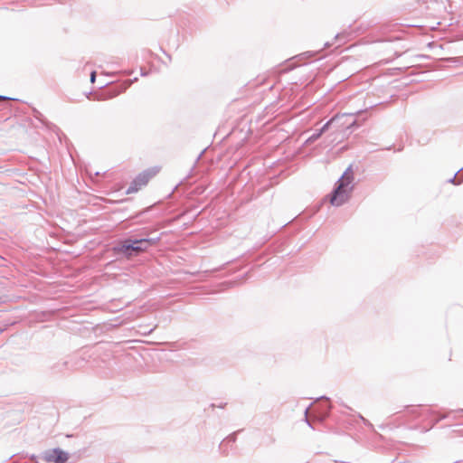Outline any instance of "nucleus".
Returning a JSON list of instances; mask_svg holds the SVG:
<instances>
[{"label": "nucleus", "instance_id": "13", "mask_svg": "<svg viewBox=\"0 0 463 463\" xmlns=\"http://www.w3.org/2000/svg\"><path fill=\"white\" fill-rule=\"evenodd\" d=\"M96 80V71L90 73V81L93 83Z\"/></svg>", "mask_w": 463, "mask_h": 463}, {"label": "nucleus", "instance_id": "5", "mask_svg": "<svg viewBox=\"0 0 463 463\" xmlns=\"http://www.w3.org/2000/svg\"><path fill=\"white\" fill-rule=\"evenodd\" d=\"M353 117H354V114H352V113H350V114H343L341 116L336 115L335 117H333L330 120H328L326 124H324L323 127L319 130L323 134V133H325L329 128V127L333 123L338 122V121H340L341 119H343L345 118H353Z\"/></svg>", "mask_w": 463, "mask_h": 463}, {"label": "nucleus", "instance_id": "4", "mask_svg": "<svg viewBox=\"0 0 463 463\" xmlns=\"http://www.w3.org/2000/svg\"><path fill=\"white\" fill-rule=\"evenodd\" d=\"M43 458L47 463H65L69 459V454L57 448L45 451Z\"/></svg>", "mask_w": 463, "mask_h": 463}, {"label": "nucleus", "instance_id": "15", "mask_svg": "<svg viewBox=\"0 0 463 463\" xmlns=\"http://www.w3.org/2000/svg\"><path fill=\"white\" fill-rule=\"evenodd\" d=\"M0 99H8V98L5 96H0Z\"/></svg>", "mask_w": 463, "mask_h": 463}, {"label": "nucleus", "instance_id": "9", "mask_svg": "<svg viewBox=\"0 0 463 463\" xmlns=\"http://www.w3.org/2000/svg\"><path fill=\"white\" fill-rule=\"evenodd\" d=\"M426 411H428V409H423L420 406L414 407L411 410V413L415 414L416 417L422 416Z\"/></svg>", "mask_w": 463, "mask_h": 463}, {"label": "nucleus", "instance_id": "11", "mask_svg": "<svg viewBox=\"0 0 463 463\" xmlns=\"http://www.w3.org/2000/svg\"><path fill=\"white\" fill-rule=\"evenodd\" d=\"M356 120L353 118L351 121L343 122L339 127H345L347 129L352 128L355 126Z\"/></svg>", "mask_w": 463, "mask_h": 463}, {"label": "nucleus", "instance_id": "3", "mask_svg": "<svg viewBox=\"0 0 463 463\" xmlns=\"http://www.w3.org/2000/svg\"><path fill=\"white\" fill-rule=\"evenodd\" d=\"M152 242L151 239H140V240H126L122 244V250L129 254V251H143L145 250Z\"/></svg>", "mask_w": 463, "mask_h": 463}, {"label": "nucleus", "instance_id": "2", "mask_svg": "<svg viewBox=\"0 0 463 463\" xmlns=\"http://www.w3.org/2000/svg\"><path fill=\"white\" fill-rule=\"evenodd\" d=\"M158 172V169H147L140 173L130 184L127 189V194H133L137 192L141 187L145 186L148 181L155 176Z\"/></svg>", "mask_w": 463, "mask_h": 463}, {"label": "nucleus", "instance_id": "14", "mask_svg": "<svg viewBox=\"0 0 463 463\" xmlns=\"http://www.w3.org/2000/svg\"><path fill=\"white\" fill-rule=\"evenodd\" d=\"M439 419L436 420L432 423V425L430 427V429H431V428H432L436 423H438V421H439Z\"/></svg>", "mask_w": 463, "mask_h": 463}, {"label": "nucleus", "instance_id": "12", "mask_svg": "<svg viewBox=\"0 0 463 463\" xmlns=\"http://www.w3.org/2000/svg\"><path fill=\"white\" fill-rule=\"evenodd\" d=\"M308 410H309V408H307L306 411H305V420L307 423V425L312 428L311 423H310V421L307 419Z\"/></svg>", "mask_w": 463, "mask_h": 463}, {"label": "nucleus", "instance_id": "6", "mask_svg": "<svg viewBox=\"0 0 463 463\" xmlns=\"http://www.w3.org/2000/svg\"><path fill=\"white\" fill-rule=\"evenodd\" d=\"M118 90H109L97 97L98 100H104L107 99H112L119 94Z\"/></svg>", "mask_w": 463, "mask_h": 463}, {"label": "nucleus", "instance_id": "8", "mask_svg": "<svg viewBox=\"0 0 463 463\" xmlns=\"http://www.w3.org/2000/svg\"><path fill=\"white\" fill-rule=\"evenodd\" d=\"M330 409H331V407L327 403L325 405V407L324 406L322 407L321 415H319L320 420H324L328 416Z\"/></svg>", "mask_w": 463, "mask_h": 463}, {"label": "nucleus", "instance_id": "7", "mask_svg": "<svg viewBox=\"0 0 463 463\" xmlns=\"http://www.w3.org/2000/svg\"><path fill=\"white\" fill-rule=\"evenodd\" d=\"M323 134L321 133V131L318 129V130H316L307 140H306V143L307 144H310V143H313L315 142L316 140H317Z\"/></svg>", "mask_w": 463, "mask_h": 463}, {"label": "nucleus", "instance_id": "10", "mask_svg": "<svg viewBox=\"0 0 463 463\" xmlns=\"http://www.w3.org/2000/svg\"><path fill=\"white\" fill-rule=\"evenodd\" d=\"M463 170V166L454 175L453 177H451L450 179H449V183H451V184H459L462 183L463 181V177H460L458 179L457 175L458 174Z\"/></svg>", "mask_w": 463, "mask_h": 463}, {"label": "nucleus", "instance_id": "1", "mask_svg": "<svg viewBox=\"0 0 463 463\" xmlns=\"http://www.w3.org/2000/svg\"><path fill=\"white\" fill-rule=\"evenodd\" d=\"M353 173L350 172V168H347L337 181V186L335 189L330 200L332 205L340 206L348 200L349 194L353 189Z\"/></svg>", "mask_w": 463, "mask_h": 463}]
</instances>
